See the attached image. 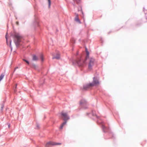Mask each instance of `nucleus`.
Segmentation results:
<instances>
[{"label": "nucleus", "mask_w": 147, "mask_h": 147, "mask_svg": "<svg viewBox=\"0 0 147 147\" xmlns=\"http://www.w3.org/2000/svg\"><path fill=\"white\" fill-rule=\"evenodd\" d=\"M99 84V82L98 80L96 78L94 77L93 78L92 82L85 85L84 86V89L85 90H87V89L93 86H97Z\"/></svg>", "instance_id": "obj_1"}, {"label": "nucleus", "mask_w": 147, "mask_h": 147, "mask_svg": "<svg viewBox=\"0 0 147 147\" xmlns=\"http://www.w3.org/2000/svg\"><path fill=\"white\" fill-rule=\"evenodd\" d=\"M86 63H88V68L90 70H91L92 68V67L94 65L95 61L94 59L92 57L88 58V57L86 59Z\"/></svg>", "instance_id": "obj_2"}, {"label": "nucleus", "mask_w": 147, "mask_h": 147, "mask_svg": "<svg viewBox=\"0 0 147 147\" xmlns=\"http://www.w3.org/2000/svg\"><path fill=\"white\" fill-rule=\"evenodd\" d=\"M22 38V36L19 34L16 33L14 34V42L16 45L18 46L19 45L20 42H21Z\"/></svg>", "instance_id": "obj_3"}, {"label": "nucleus", "mask_w": 147, "mask_h": 147, "mask_svg": "<svg viewBox=\"0 0 147 147\" xmlns=\"http://www.w3.org/2000/svg\"><path fill=\"white\" fill-rule=\"evenodd\" d=\"M61 115L63 117V120L65 121V122H63L61 126L60 127V129H62L63 126L65 125L66 123V121L69 119V117L67 116V113L62 112L61 113Z\"/></svg>", "instance_id": "obj_4"}, {"label": "nucleus", "mask_w": 147, "mask_h": 147, "mask_svg": "<svg viewBox=\"0 0 147 147\" xmlns=\"http://www.w3.org/2000/svg\"><path fill=\"white\" fill-rule=\"evenodd\" d=\"M78 65L80 66H83L86 64V59L85 60H82L81 59H78L76 61Z\"/></svg>", "instance_id": "obj_5"}, {"label": "nucleus", "mask_w": 147, "mask_h": 147, "mask_svg": "<svg viewBox=\"0 0 147 147\" xmlns=\"http://www.w3.org/2000/svg\"><path fill=\"white\" fill-rule=\"evenodd\" d=\"M61 143H57L52 141H50L46 143L45 146H53L56 145H61Z\"/></svg>", "instance_id": "obj_6"}, {"label": "nucleus", "mask_w": 147, "mask_h": 147, "mask_svg": "<svg viewBox=\"0 0 147 147\" xmlns=\"http://www.w3.org/2000/svg\"><path fill=\"white\" fill-rule=\"evenodd\" d=\"M53 59H59L60 58V54L59 53H57L56 54V55H55L54 54L53 55Z\"/></svg>", "instance_id": "obj_7"}, {"label": "nucleus", "mask_w": 147, "mask_h": 147, "mask_svg": "<svg viewBox=\"0 0 147 147\" xmlns=\"http://www.w3.org/2000/svg\"><path fill=\"white\" fill-rule=\"evenodd\" d=\"M75 15L76 16V17L75 18V20L78 22L80 23V20H79V18H78V14L75 13Z\"/></svg>", "instance_id": "obj_8"}, {"label": "nucleus", "mask_w": 147, "mask_h": 147, "mask_svg": "<svg viewBox=\"0 0 147 147\" xmlns=\"http://www.w3.org/2000/svg\"><path fill=\"white\" fill-rule=\"evenodd\" d=\"M32 59L34 61H37L38 60V58L35 55H33Z\"/></svg>", "instance_id": "obj_9"}, {"label": "nucleus", "mask_w": 147, "mask_h": 147, "mask_svg": "<svg viewBox=\"0 0 147 147\" xmlns=\"http://www.w3.org/2000/svg\"><path fill=\"white\" fill-rule=\"evenodd\" d=\"M40 58L41 59V60L42 61H44V59L43 55L42 54H41L40 55Z\"/></svg>", "instance_id": "obj_10"}, {"label": "nucleus", "mask_w": 147, "mask_h": 147, "mask_svg": "<svg viewBox=\"0 0 147 147\" xmlns=\"http://www.w3.org/2000/svg\"><path fill=\"white\" fill-rule=\"evenodd\" d=\"M86 59L87 57H88V58H89V53L88 51H86Z\"/></svg>", "instance_id": "obj_11"}, {"label": "nucleus", "mask_w": 147, "mask_h": 147, "mask_svg": "<svg viewBox=\"0 0 147 147\" xmlns=\"http://www.w3.org/2000/svg\"><path fill=\"white\" fill-rule=\"evenodd\" d=\"M49 7H50L51 5V0H48Z\"/></svg>", "instance_id": "obj_12"}, {"label": "nucleus", "mask_w": 147, "mask_h": 147, "mask_svg": "<svg viewBox=\"0 0 147 147\" xmlns=\"http://www.w3.org/2000/svg\"><path fill=\"white\" fill-rule=\"evenodd\" d=\"M23 60V61H24L26 62L28 64H29V62L28 61H27L25 59H24Z\"/></svg>", "instance_id": "obj_13"}, {"label": "nucleus", "mask_w": 147, "mask_h": 147, "mask_svg": "<svg viewBox=\"0 0 147 147\" xmlns=\"http://www.w3.org/2000/svg\"><path fill=\"white\" fill-rule=\"evenodd\" d=\"M7 34H6V35H5V38H6V39L7 43Z\"/></svg>", "instance_id": "obj_14"}, {"label": "nucleus", "mask_w": 147, "mask_h": 147, "mask_svg": "<svg viewBox=\"0 0 147 147\" xmlns=\"http://www.w3.org/2000/svg\"><path fill=\"white\" fill-rule=\"evenodd\" d=\"M16 24H17V25H18V24H19V23H18V22H16Z\"/></svg>", "instance_id": "obj_15"}, {"label": "nucleus", "mask_w": 147, "mask_h": 147, "mask_svg": "<svg viewBox=\"0 0 147 147\" xmlns=\"http://www.w3.org/2000/svg\"><path fill=\"white\" fill-rule=\"evenodd\" d=\"M17 86V84H16V87H15L16 88Z\"/></svg>", "instance_id": "obj_16"}, {"label": "nucleus", "mask_w": 147, "mask_h": 147, "mask_svg": "<svg viewBox=\"0 0 147 147\" xmlns=\"http://www.w3.org/2000/svg\"><path fill=\"white\" fill-rule=\"evenodd\" d=\"M80 104H82V103L81 102H80Z\"/></svg>", "instance_id": "obj_17"}, {"label": "nucleus", "mask_w": 147, "mask_h": 147, "mask_svg": "<svg viewBox=\"0 0 147 147\" xmlns=\"http://www.w3.org/2000/svg\"><path fill=\"white\" fill-rule=\"evenodd\" d=\"M11 41H10V44H11Z\"/></svg>", "instance_id": "obj_18"}]
</instances>
